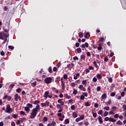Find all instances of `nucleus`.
Masks as SVG:
<instances>
[{
  "mask_svg": "<svg viewBox=\"0 0 126 126\" xmlns=\"http://www.w3.org/2000/svg\"><path fill=\"white\" fill-rule=\"evenodd\" d=\"M9 34H7V33H5L4 32H0V40H4V41L2 42V44H4L5 43H8L9 39Z\"/></svg>",
  "mask_w": 126,
  "mask_h": 126,
  "instance_id": "f257e3e1",
  "label": "nucleus"
},
{
  "mask_svg": "<svg viewBox=\"0 0 126 126\" xmlns=\"http://www.w3.org/2000/svg\"><path fill=\"white\" fill-rule=\"evenodd\" d=\"M39 111H41V108L39 104H37L35 108L32 110V112L31 113V119H34Z\"/></svg>",
  "mask_w": 126,
  "mask_h": 126,
  "instance_id": "f03ea898",
  "label": "nucleus"
},
{
  "mask_svg": "<svg viewBox=\"0 0 126 126\" xmlns=\"http://www.w3.org/2000/svg\"><path fill=\"white\" fill-rule=\"evenodd\" d=\"M52 80H53V78L48 77L45 79L44 82L46 84H50V83H52Z\"/></svg>",
  "mask_w": 126,
  "mask_h": 126,
  "instance_id": "7ed1b4c3",
  "label": "nucleus"
},
{
  "mask_svg": "<svg viewBox=\"0 0 126 126\" xmlns=\"http://www.w3.org/2000/svg\"><path fill=\"white\" fill-rule=\"evenodd\" d=\"M12 108L10 107V105L7 104L6 109L5 110V113H10V112H12Z\"/></svg>",
  "mask_w": 126,
  "mask_h": 126,
  "instance_id": "20e7f679",
  "label": "nucleus"
},
{
  "mask_svg": "<svg viewBox=\"0 0 126 126\" xmlns=\"http://www.w3.org/2000/svg\"><path fill=\"white\" fill-rule=\"evenodd\" d=\"M12 98V97H11V96H8L6 94H5V95L3 97V99L5 100H6V99H7V101H11Z\"/></svg>",
  "mask_w": 126,
  "mask_h": 126,
  "instance_id": "39448f33",
  "label": "nucleus"
},
{
  "mask_svg": "<svg viewBox=\"0 0 126 126\" xmlns=\"http://www.w3.org/2000/svg\"><path fill=\"white\" fill-rule=\"evenodd\" d=\"M89 47V44H88V43L85 42V44H83L81 45H80V47L82 48L83 49H85V48H88Z\"/></svg>",
  "mask_w": 126,
  "mask_h": 126,
  "instance_id": "423d86ee",
  "label": "nucleus"
},
{
  "mask_svg": "<svg viewBox=\"0 0 126 126\" xmlns=\"http://www.w3.org/2000/svg\"><path fill=\"white\" fill-rule=\"evenodd\" d=\"M74 66V64L73 63H71L70 64H67V68L69 69L70 70L72 69V67Z\"/></svg>",
  "mask_w": 126,
  "mask_h": 126,
  "instance_id": "0eeeda50",
  "label": "nucleus"
},
{
  "mask_svg": "<svg viewBox=\"0 0 126 126\" xmlns=\"http://www.w3.org/2000/svg\"><path fill=\"white\" fill-rule=\"evenodd\" d=\"M56 125H57V123H56V122L54 121H52V123H48L47 126H56Z\"/></svg>",
  "mask_w": 126,
  "mask_h": 126,
  "instance_id": "6e6552de",
  "label": "nucleus"
},
{
  "mask_svg": "<svg viewBox=\"0 0 126 126\" xmlns=\"http://www.w3.org/2000/svg\"><path fill=\"white\" fill-rule=\"evenodd\" d=\"M14 100L16 102H17L18 101V98L19 97V96L18 95V94H16L14 96Z\"/></svg>",
  "mask_w": 126,
  "mask_h": 126,
  "instance_id": "1a4fd4ad",
  "label": "nucleus"
},
{
  "mask_svg": "<svg viewBox=\"0 0 126 126\" xmlns=\"http://www.w3.org/2000/svg\"><path fill=\"white\" fill-rule=\"evenodd\" d=\"M98 119L99 124H103V119L102 118V117L99 116Z\"/></svg>",
  "mask_w": 126,
  "mask_h": 126,
  "instance_id": "9d476101",
  "label": "nucleus"
},
{
  "mask_svg": "<svg viewBox=\"0 0 126 126\" xmlns=\"http://www.w3.org/2000/svg\"><path fill=\"white\" fill-rule=\"evenodd\" d=\"M49 95V91H46L44 93V98H48V96Z\"/></svg>",
  "mask_w": 126,
  "mask_h": 126,
  "instance_id": "9b49d317",
  "label": "nucleus"
},
{
  "mask_svg": "<svg viewBox=\"0 0 126 126\" xmlns=\"http://www.w3.org/2000/svg\"><path fill=\"white\" fill-rule=\"evenodd\" d=\"M109 122H112V123H116L117 122V120L113 118H109Z\"/></svg>",
  "mask_w": 126,
  "mask_h": 126,
  "instance_id": "f8f14e48",
  "label": "nucleus"
},
{
  "mask_svg": "<svg viewBox=\"0 0 126 126\" xmlns=\"http://www.w3.org/2000/svg\"><path fill=\"white\" fill-rule=\"evenodd\" d=\"M102 46H103V43H100L99 44V46L97 47L98 51H101L102 49Z\"/></svg>",
  "mask_w": 126,
  "mask_h": 126,
  "instance_id": "ddd939ff",
  "label": "nucleus"
},
{
  "mask_svg": "<svg viewBox=\"0 0 126 126\" xmlns=\"http://www.w3.org/2000/svg\"><path fill=\"white\" fill-rule=\"evenodd\" d=\"M58 102L61 104L62 106H63V105H64V103H63V101H62V99H58Z\"/></svg>",
  "mask_w": 126,
  "mask_h": 126,
  "instance_id": "4468645a",
  "label": "nucleus"
},
{
  "mask_svg": "<svg viewBox=\"0 0 126 126\" xmlns=\"http://www.w3.org/2000/svg\"><path fill=\"white\" fill-rule=\"evenodd\" d=\"M116 124L118 125V126H123V122H122V121H121V120H119L117 122Z\"/></svg>",
  "mask_w": 126,
  "mask_h": 126,
  "instance_id": "2eb2a0df",
  "label": "nucleus"
},
{
  "mask_svg": "<svg viewBox=\"0 0 126 126\" xmlns=\"http://www.w3.org/2000/svg\"><path fill=\"white\" fill-rule=\"evenodd\" d=\"M62 89L63 90H64L65 89V85L64 84V82L63 81H62Z\"/></svg>",
  "mask_w": 126,
  "mask_h": 126,
  "instance_id": "dca6fc26",
  "label": "nucleus"
},
{
  "mask_svg": "<svg viewBox=\"0 0 126 126\" xmlns=\"http://www.w3.org/2000/svg\"><path fill=\"white\" fill-rule=\"evenodd\" d=\"M123 9H126V2L125 3H121Z\"/></svg>",
  "mask_w": 126,
  "mask_h": 126,
  "instance_id": "f3484780",
  "label": "nucleus"
},
{
  "mask_svg": "<svg viewBox=\"0 0 126 126\" xmlns=\"http://www.w3.org/2000/svg\"><path fill=\"white\" fill-rule=\"evenodd\" d=\"M25 111H26V112H28V113H29V112H30V108L28 106H26L25 107Z\"/></svg>",
  "mask_w": 126,
  "mask_h": 126,
  "instance_id": "a211bd4d",
  "label": "nucleus"
},
{
  "mask_svg": "<svg viewBox=\"0 0 126 126\" xmlns=\"http://www.w3.org/2000/svg\"><path fill=\"white\" fill-rule=\"evenodd\" d=\"M93 63L96 68H99V66H98V65L97 64V63H96V61H94L93 62Z\"/></svg>",
  "mask_w": 126,
  "mask_h": 126,
  "instance_id": "6ab92c4d",
  "label": "nucleus"
},
{
  "mask_svg": "<svg viewBox=\"0 0 126 126\" xmlns=\"http://www.w3.org/2000/svg\"><path fill=\"white\" fill-rule=\"evenodd\" d=\"M96 77L98 79H102V75H101V74H97L96 75Z\"/></svg>",
  "mask_w": 126,
  "mask_h": 126,
  "instance_id": "aec40b11",
  "label": "nucleus"
},
{
  "mask_svg": "<svg viewBox=\"0 0 126 126\" xmlns=\"http://www.w3.org/2000/svg\"><path fill=\"white\" fill-rule=\"evenodd\" d=\"M72 116L73 118H77L78 114L76 113V112H74L72 114Z\"/></svg>",
  "mask_w": 126,
  "mask_h": 126,
  "instance_id": "412c9836",
  "label": "nucleus"
},
{
  "mask_svg": "<svg viewBox=\"0 0 126 126\" xmlns=\"http://www.w3.org/2000/svg\"><path fill=\"white\" fill-rule=\"evenodd\" d=\"M101 98H102V99H105V98H107V94H103L101 95Z\"/></svg>",
  "mask_w": 126,
  "mask_h": 126,
  "instance_id": "4be33fe9",
  "label": "nucleus"
},
{
  "mask_svg": "<svg viewBox=\"0 0 126 126\" xmlns=\"http://www.w3.org/2000/svg\"><path fill=\"white\" fill-rule=\"evenodd\" d=\"M27 106L28 108H33V105L31 103H28Z\"/></svg>",
  "mask_w": 126,
  "mask_h": 126,
  "instance_id": "5701e85b",
  "label": "nucleus"
},
{
  "mask_svg": "<svg viewBox=\"0 0 126 126\" xmlns=\"http://www.w3.org/2000/svg\"><path fill=\"white\" fill-rule=\"evenodd\" d=\"M40 103V100H35L33 102L34 105H39Z\"/></svg>",
  "mask_w": 126,
  "mask_h": 126,
  "instance_id": "b1692460",
  "label": "nucleus"
},
{
  "mask_svg": "<svg viewBox=\"0 0 126 126\" xmlns=\"http://www.w3.org/2000/svg\"><path fill=\"white\" fill-rule=\"evenodd\" d=\"M78 35L80 38H82L83 37V33L82 32H79Z\"/></svg>",
  "mask_w": 126,
  "mask_h": 126,
  "instance_id": "393cba45",
  "label": "nucleus"
},
{
  "mask_svg": "<svg viewBox=\"0 0 126 126\" xmlns=\"http://www.w3.org/2000/svg\"><path fill=\"white\" fill-rule=\"evenodd\" d=\"M48 71L50 73H53V70H52V66L48 68Z\"/></svg>",
  "mask_w": 126,
  "mask_h": 126,
  "instance_id": "a878e982",
  "label": "nucleus"
},
{
  "mask_svg": "<svg viewBox=\"0 0 126 126\" xmlns=\"http://www.w3.org/2000/svg\"><path fill=\"white\" fill-rule=\"evenodd\" d=\"M105 103H106V105H107V106H110V105H111V104L112 103V101H111V100H108V102Z\"/></svg>",
  "mask_w": 126,
  "mask_h": 126,
  "instance_id": "bb28decb",
  "label": "nucleus"
},
{
  "mask_svg": "<svg viewBox=\"0 0 126 126\" xmlns=\"http://www.w3.org/2000/svg\"><path fill=\"white\" fill-rule=\"evenodd\" d=\"M26 119L24 118H21L19 119L20 122L21 123H23L25 121Z\"/></svg>",
  "mask_w": 126,
  "mask_h": 126,
  "instance_id": "cd10ccee",
  "label": "nucleus"
},
{
  "mask_svg": "<svg viewBox=\"0 0 126 126\" xmlns=\"http://www.w3.org/2000/svg\"><path fill=\"white\" fill-rule=\"evenodd\" d=\"M76 51L78 54H80V53H81V52H82L81 48H77L76 49Z\"/></svg>",
  "mask_w": 126,
  "mask_h": 126,
  "instance_id": "c85d7f7f",
  "label": "nucleus"
},
{
  "mask_svg": "<svg viewBox=\"0 0 126 126\" xmlns=\"http://www.w3.org/2000/svg\"><path fill=\"white\" fill-rule=\"evenodd\" d=\"M31 85L32 86H36V85H37V81H34L33 83H31Z\"/></svg>",
  "mask_w": 126,
  "mask_h": 126,
  "instance_id": "c756f323",
  "label": "nucleus"
},
{
  "mask_svg": "<svg viewBox=\"0 0 126 126\" xmlns=\"http://www.w3.org/2000/svg\"><path fill=\"white\" fill-rule=\"evenodd\" d=\"M89 37H90V34H89V33H88V32H87L86 33V35H85V38H89Z\"/></svg>",
  "mask_w": 126,
  "mask_h": 126,
  "instance_id": "7c9ffc66",
  "label": "nucleus"
},
{
  "mask_svg": "<svg viewBox=\"0 0 126 126\" xmlns=\"http://www.w3.org/2000/svg\"><path fill=\"white\" fill-rule=\"evenodd\" d=\"M56 83H59L60 82V77H57L56 80H55Z\"/></svg>",
  "mask_w": 126,
  "mask_h": 126,
  "instance_id": "2f4dec72",
  "label": "nucleus"
},
{
  "mask_svg": "<svg viewBox=\"0 0 126 126\" xmlns=\"http://www.w3.org/2000/svg\"><path fill=\"white\" fill-rule=\"evenodd\" d=\"M82 83L84 85H85V84H87V80H83L82 82Z\"/></svg>",
  "mask_w": 126,
  "mask_h": 126,
  "instance_id": "473e14b6",
  "label": "nucleus"
},
{
  "mask_svg": "<svg viewBox=\"0 0 126 126\" xmlns=\"http://www.w3.org/2000/svg\"><path fill=\"white\" fill-rule=\"evenodd\" d=\"M123 111L126 113V104H124L123 105Z\"/></svg>",
  "mask_w": 126,
  "mask_h": 126,
  "instance_id": "72a5a7b5",
  "label": "nucleus"
},
{
  "mask_svg": "<svg viewBox=\"0 0 126 126\" xmlns=\"http://www.w3.org/2000/svg\"><path fill=\"white\" fill-rule=\"evenodd\" d=\"M73 94L74 95H76V94H77V90L74 89L73 91Z\"/></svg>",
  "mask_w": 126,
  "mask_h": 126,
  "instance_id": "f704fd0d",
  "label": "nucleus"
},
{
  "mask_svg": "<svg viewBox=\"0 0 126 126\" xmlns=\"http://www.w3.org/2000/svg\"><path fill=\"white\" fill-rule=\"evenodd\" d=\"M90 103H89V102H86V103H85V106H86V107H89V106H90Z\"/></svg>",
  "mask_w": 126,
  "mask_h": 126,
  "instance_id": "c9c22d12",
  "label": "nucleus"
},
{
  "mask_svg": "<svg viewBox=\"0 0 126 126\" xmlns=\"http://www.w3.org/2000/svg\"><path fill=\"white\" fill-rule=\"evenodd\" d=\"M104 110H106V111H109L110 110V107L109 106H105L103 108Z\"/></svg>",
  "mask_w": 126,
  "mask_h": 126,
  "instance_id": "e433bc0d",
  "label": "nucleus"
},
{
  "mask_svg": "<svg viewBox=\"0 0 126 126\" xmlns=\"http://www.w3.org/2000/svg\"><path fill=\"white\" fill-rule=\"evenodd\" d=\"M65 97L67 99H70V98H71V96H70V95H68V94H65Z\"/></svg>",
  "mask_w": 126,
  "mask_h": 126,
  "instance_id": "4c0bfd02",
  "label": "nucleus"
},
{
  "mask_svg": "<svg viewBox=\"0 0 126 126\" xmlns=\"http://www.w3.org/2000/svg\"><path fill=\"white\" fill-rule=\"evenodd\" d=\"M20 115H23V116H25L26 115L25 112L24 111H21L20 112Z\"/></svg>",
  "mask_w": 126,
  "mask_h": 126,
  "instance_id": "58836bf2",
  "label": "nucleus"
},
{
  "mask_svg": "<svg viewBox=\"0 0 126 126\" xmlns=\"http://www.w3.org/2000/svg\"><path fill=\"white\" fill-rule=\"evenodd\" d=\"M64 122H65V125H67V124H69V120L67 119L65 120Z\"/></svg>",
  "mask_w": 126,
  "mask_h": 126,
  "instance_id": "ea45409f",
  "label": "nucleus"
},
{
  "mask_svg": "<svg viewBox=\"0 0 126 126\" xmlns=\"http://www.w3.org/2000/svg\"><path fill=\"white\" fill-rule=\"evenodd\" d=\"M68 76L67 75V74H65L63 75V78H64V79H67V77Z\"/></svg>",
  "mask_w": 126,
  "mask_h": 126,
  "instance_id": "a19ab883",
  "label": "nucleus"
},
{
  "mask_svg": "<svg viewBox=\"0 0 126 126\" xmlns=\"http://www.w3.org/2000/svg\"><path fill=\"white\" fill-rule=\"evenodd\" d=\"M93 114V116L94 117V118H96V117H97V113H94V112H92Z\"/></svg>",
  "mask_w": 126,
  "mask_h": 126,
  "instance_id": "79ce46f5",
  "label": "nucleus"
},
{
  "mask_svg": "<svg viewBox=\"0 0 126 126\" xmlns=\"http://www.w3.org/2000/svg\"><path fill=\"white\" fill-rule=\"evenodd\" d=\"M13 118V119H16L17 117H18V115L17 114H13L12 116Z\"/></svg>",
  "mask_w": 126,
  "mask_h": 126,
  "instance_id": "37998d69",
  "label": "nucleus"
},
{
  "mask_svg": "<svg viewBox=\"0 0 126 126\" xmlns=\"http://www.w3.org/2000/svg\"><path fill=\"white\" fill-rule=\"evenodd\" d=\"M110 96H111V97H115V96H116V93L113 92L111 94Z\"/></svg>",
  "mask_w": 126,
  "mask_h": 126,
  "instance_id": "c03bdc74",
  "label": "nucleus"
},
{
  "mask_svg": "<svg viewBox=\"0 0 126 126\" xmlns=\"http://www.w3.org/2000/svg\"><path fill=\"white\" fill-rule=\"evenodd\" d=\"M56 107L57 109H62V105L61 104H57Z\"/></svg>",
  "mask_w": 126,
  "mask_h": 126,
  "instance_id": "a18cd8bd",
  "label": "nucleus"
},
{
  "mask_svg": "<svg viewBox=\"0 0 126 126\" xmlns=\"http://www.w3.org/2000/svg\"><path fill=\"white\" fill-rule=\"evenodd\" d=\"M109 114V112L105 111L103 114L104 117H107Z\"/></svg>",
  "mask_w": 126,
  "mask_h": 126,
  "instance_id": "49530a36",
  "label": "nucleus"
},
{
  "mask_svg": "<svg viewBox=\"0 0 126 126\" xmlns=\"http://www.w3.org/2000/svg\"><path fill=\"white\" fill-rule=\"evenodd\" d=\"M105 122H108V121H110V118L108 117H106L104 118Z\"/></svg>",
  "mask_w": 126,
  "mask_h": 126,
  "instance_id": "de8ad7c7",
  "label": "nucleus"
},
{
  "mask_svg": "<svg viewBox=\"0 0 126 126\" xmlns=\"http://www.w3.org/2000/svg\"><path fill=\"white\" fill-rule=\"evenodd\" d=\"M75 85H76V84H75V83L74 82H72L71 83V86L72 87H75Z\"/></svg>",
  "mask_w": 126,
  "mask_h": 126,
  "instance_id": "09e8293b",
  "label": "nucleus"
},
{
  "mask_svg": "<svg viewBox=\"0 0 126 126\" xmlns=\"http://www.w3.org/2000/svg\"><path fill=\"white\" fill-rule=\"evenodd\" d=\"M8 48H9V49H10V50H14V47H13L11 45H9Z\"/></svg>",
  "mask_w": 126,
  "mask_h": 126,
  "instance_id": "8fccbe9b",
  "label": "nucleus"
},
{
  "mask_svg": "<svg viewBox=\"0 0 126 126\" xmlns=\"http://www.w3.org/2000/svg\"><path fill=\"white\" fill-rule=\"evenodd\" d=\"M108 81L110 82V83H112L113 82V79L111 77L109 78Z\"/></svg>",
  "mask_w": 126,
  "mask_h": 126,
  "instance_id": "3c124183",
  "label": "nucleus"
},
{
  "mask_svg": "<svg viewBox=\"0 0 126 126\" xmlns=\"http://www.w3.org/2000/svg\"><path fill=\"white\" fill-rule=\"evenodd\" d=\"M90 86H89L88 88H87V91L89 94L91 93V91H90Z\"/></svg>",
  "mask_w": 126,
  "mask_h": 126,
  "instance_id": "603ef678",
  "label": "nucleus"
},
{
  "mask_svg": "<svg viewBox=\"0 0 126 126\" xmlns=\"http://www.w3.org/2000/svg\"><path fill=\"white\" fill-rule=\"evenodd\" d=\"M14 86H15L14 84H11V85L9 86V88H10V89H12V88H13V87H14Z\"/></svg>",
  "mask_w": 126,
  "mask_h": 126,
  "instance_id": "864d4df0",
  "label": "nucleus"
},
{
  "mask_svg": "<svg viewBox=\"0 0 126 126\" xmlns=\"http://www.w3.org/2000/svg\"><path fill=\"white\" fill-rule=\"evenodd\" d=\"M80 99L81 100H84V99H85V96H84L83 95H81L80 96Z\"/></svg>",
  "mask_w": 126,
  "mask_h": 126,
  "instance_id": "5fc2aeb1",
  "label": "nucleus"
},
{
  "mask_svg": "<svg viewBox=\"0 0 126 126\" xmlns=\"http://www.w3.org/2000/svg\"><path fill=\"white\" fill-rule=\"evenodd\" d=\"M79 118L81 120H84V115H81Z\"/></svg>",
  "mask_w": 126,
  "mask_h": 126,
  "instance_id": "6e6d98bb",
  "label": "nucleus"
},
{
  "mask_svg": "<svg viewBox=\"0 0 126 126\" xmlns=\"http://www.w3.org/2000/svg\"><path fill=\"white\" fill-rule=\"evenodd\" d=\"M71 110H75V106L74 105L71 106Z\"/></svg>",
  "mask_w": 126,
  "mask_h": 126,
  "instance_id": "4d7b16f0",
  "label": "nucleus"
},
{
  "mask_svg": "<svg viewBox=\"0 0 126 126\" xmlns=\"http://www.w3.org/2000/svg\"><path fill=\"white\" fill-rule=\"evenodd\" d=\"M83 88V85H80L78 87L79 89H80V90H82Z\"/></svg>",
  "mask_w": 126,
  "mask_h": 126,
  "instance_id": "13d9d810",
  "label": "nucleus"
},
{
  "mask_svg": "<svg viewBox=\"0 0 126 126\" xmlns=\"http://www.w3.org/2000/svg\"><path fill=\"white\" fill-rule=\"evenodd\" d=\"M104 41V37H100L99 38V41L102 42Z\"/></svg>",
  "mask_w": 126,
  "mask_h": 126,
  "instance_id": "bf43d9fd",
  "label": "nucleus"
},
{
  "mask_svg": "<svg viewBox=\"0 0 126 126\" xmlns=\"http://www.w3.org/2000/svg\"><path fill=\"white\" fill-rule=\"evenodd\" d=\"M50 105V102L48 101H45V106H49Z\"/></svg>",
  "mask_w": 126,
  "mask_h": 126,
  "instance_id": "052dcab7",
  "label": "nucleus"
},
{
  "mask_svg": "<svg viewBox=\"0 0 126 126\" xmlns=\"http://www.w3.org/2000/svg\"><path fill=\"white\" fill-rule=\"evenodd\" d=\"M125 92H122L121 94V97H125Z\"/></svg>",
  "mask_w": 126,
  "mask_h": 126,
  "instance_id": "680f3d73",
  "label": "nucleus"
},
{
  "mask_svg": "<svg viewBox=\"0 0 126 126\" xmlns=\"http://www.w3.org/2000/svg\"><path fill=\"white\" fill-rule=\"evenodd\" d=\"M84 125L85 126H87L89 125V122H88V121H86L84 122Z\"/></svg>",
  "mask_w": 126,
  "mask_h": 126,
  "instance_id": "e2e57ef3",
  "label": "nucleus"
},
{
  "mask_svg": "<svg viewBox=\"0 0 126 126\" xmlns=\"http://www.w3.org/2000/svg\"><path fill=\"white\" fill-rule=\"evenodd\" d=\"M80 120H81L80 118L78 117L75 119V122H76V123H78V122H79Z\"/></svg>",
  "mask_w": 126,
  "mask_h": 126,
  "instance_id": "0e129e2a",
  "label": "nucleus"
},
{
  "mask_svg": "<svg viewBox=\"0 0 126 126\" xmlns=\"http://www.w3.org/2000/svg\"><path fill=\"white\" fill-rule=\"evenodd\" d=\"M43 121L44 122H48V118L46 117H44L43 118Z\"/></svg>",
  "mask_w": 126,
  "mask_h": 126,
  "instance_id": "69168bd1",
  "label": "nucleus"
},
{
  "mask_svg": "<svg viewBox=\"0 0 126 126\" xmlns=\"http://www.w3.org/2000/svg\"><path fill=\"white\" fill-rule=\"evenodd\" d=\"M93 81L94 82H96L97 81V78L96 77H94L93 79Z\"/></svg>",
  "mask_w": 126,
  "mask_h": 126,
  "instance_id": "338daca9",
  "label": "nucleus"
},
{
  "mask_svg": "<svg viewBox=\"0 0 126 126\" xmlns=\"http://www.w3.org/2000/svg\"><path fill=\"white\" fill-rule=\"evenodd\" d=\"M81 60H85V59H86L85 56L84 55H81Z\"/></svg>",
  "mask_w": 126,
  "mask_h": 126,
  "instance_id": "774afa93",
  "label": "nucleus"
}]
</instances>
